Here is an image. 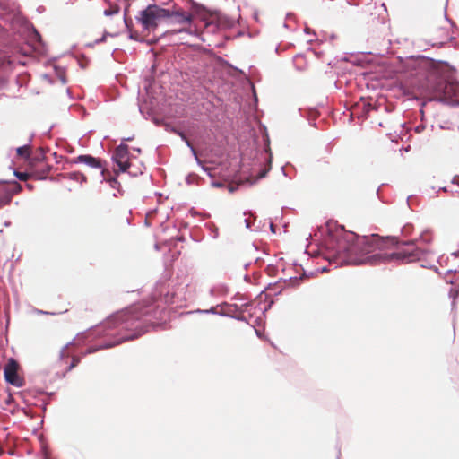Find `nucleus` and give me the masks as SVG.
<instances>
[{"label":"nucleus","instance_id":"50","mask_svg":"<svg viewBox=\"0 0 459 459\" xmlns=\"http://www.w3.org/2000/svg\"><path fill=\"white\" fill-rule=\"evenodd\" d=\"M291 16H292V14H291V13H288V14H287V18H290Z\"/></svg>","mask_w":459,"mask_h":459},{"label":"nucleus","instance_id":"41","mask_svg":"<svg viewBox=\"0 0 459 459\" xmlns=\"http://www.w3.org/2000/svg\"><path fill=\"white\" fill-rule=\"evenodd\" d=\"M229 65H230V67H232L234 70H236V71H238V72L242 73V71H241V70H239L238 67H235V66H233L232 65H230V64H229Z\"/></svg>","mask_w":459,"mask_h":459},{"label":"nucleus","instance_id":"2","mask_svg":"<svg viewBox=\"0 0 459 459\" xmlns=\"http://www.w3.org/2000/svg\"><path fill=\"white\" fill-rule=\"evenodd\" d=\"M146 315L147 312H140L139 307L137 306L126 308L125 310L109 316L104 322L96 326L99 333H101L103 335H108L111 330H127L134 331V333L116 338L115 341H106L100 345L91 346L86 350L85 354H91L102 349H109L126 341L138 338L146 332L143 326L144 320L143 318Z\"/></svg>","mask_w":459,"mask_h":459},{"label":"nucleus","instance_id":"28","mask_svg":"<svg viewBox=\"0 0 459 459\" xmlns=\"http://www.w3.org/2000/svg\"><path fill=\"white\" fill-rule=\"evenodd\" d=\"M229 317L236 319L240 322H247V319L244 316H234L233 314H231V316H229Z\"/></svg>","mask_w":459,"mask_h":459},{"label":"nucleus","instance_id":"32","mask_svg":"<svg viewBox=\"0 0 459 459\" xmlns=\"http://www.w3.org/2000/svg\"><path fill=\"white\" fill-rule=\"evenodd\" d=\"M15 176L20 179V180H25L27 178V176L25 173H21V172H14Z\"/></svg>","mask_w":459,"mask_h":459},{"label":"nucleus","instance_id":"16","mask_svg":"<svg viewBox=\"0 0 459 459\" xmlns=\"http://www.w3.org/2000/svg\"><path fill=\"white\" fill-rule=\"evenodd\" d=\"M217 307H227V310H221L222 311L223 313H230L232 314L233 311H236L238 309V305L236 304H229L227 302H223L220 305H218Z\"/></svg>","mask_w":459,"mask_h":459},{"label":"nucleus","instance_id":"9","mask_svg":"<svg viewBox=\"0 0 459 459\" xmlns=\"http://www.w3.org/2000/svg\"><path fill=\"white\" fill-rule=\"evenodd\" d=\"M308 52H310L311 57H308L306 54L299 53L293 56V65L295 69L299 72H304L307 70L308 64L312 62L313 58L316 56V51H314L311 48H307Z\"/></svg>","mask_w":459,"mask_h":459},{"label":"nucleus","instance_id":"55","mask_svg":"<svg viewBox=\"0 0 459 459\" xmlns=\"http://www.w3.org/2000/svg\"><path fill=\"white\" fill-rule=\"evenodd\" d=\"M278 294H281V290H279L278 292H275V295H278Z\"/></svg>","mask_w":459,"mask_h":459},{"label":"nucleus","instance_id":"17","mask_svg":"<svg viewBox=\"0 0 459 459\" xmlns=\"http://www.w3.org/2000/svg\"><path fill=\"white\" fill-rule=\"evenodd\" d=\"M119 7L117 5L110 6L108 9H106L104 11L105 16H113L115 14H117L119 13Z\"/></svg>","mask_w":459,"mask_h":459},{"label":"nucleus","instance_id":"46","mask_svg":"<svg viewBox=\"0 0 459 459\" xmlns=\"http://www.w3.org/2000/svg\"><path fill=\"white\" fill-rule=\"evenodd\" d=\"M255 333L257 336H260V332L258 330L255 329Z\"/></svg>","mask_w":459,"mask_h":459},{"label":"nucleus","instance_id":"33","mask_svg":"<svg viewBox=\"0 0 459 459\" xmlns=\"http://www.w3.org/2000/svg\"><path fill=\"white\" fill-rule=\"evenodd\" d=\"M192 155L194 156L196 164L201 167L203 165V163H202L201 160L199 159V157L197 156V152H195V153H192Z\"/></svg>","mask_w":459,"mask_h":459},{"label":"nucleus","instance_id":"35","mask_svg":"<svg viewBox=\"0 0 459 459\" xmlns=\"http://www.w3.org/2000/svg\"><path fill=\"white\" fill-rule=\"evenodd\" d=\"M33 34H34V38L36 39H38L39 41L41 39L40 34L38 32V30L35 28H33Z\"/></svg>","mask_w":459,"mask_h":459},{"label":"nucleus","instance_id":"10","mask_svg":"<svg viewBox=\"0 0 459 459\" xmlns=\"http://www.w3.org/2000/svg\"><path fill=\"white\" fill-rule=\"evenodd\" d=\"M117 176L118 175H115V177H111L109 178H106L105 175L102 176L103 177V179L102 181H106L109 184L110 187L113 188V189H117V193H114L113 194V196L117 197L118 195H123V190L121 189V184L120 182L117 180Z\"/></svg>","mask_w":459,"mask_h":459},{"label":"nucleus","instance_id":"49","mask_svg":"<svg viewBox=\"0 0 459 459\" xmlns=\"http://www.w3.org/2000/svg\"><path fill=\"white\" fill-rule=\"evenodd\" d=\"M130 140H132V137H128L126 139H124V141H130Z\"/></svg>","mask_w":459,"mask_h":459},{"label":"nucleus","instance_id":"25","mask_svg":"<svg viewBox=\"0 0 459 459\" xmlns=\"http://www.w3.org/2000/svg\"><path fill=\"white\" fill-rule=\"evenodd\" d=\"M182 141L185 142L186 145L189 148L191 153H195L196 151L195 149V147L193 146V144L191 143V142L187 139V137L186 136L185 139H183Z\"/></svg>","mask_w":459,"mask_h":459},{"label":"nucleus","instance_id":"15","mask_svg":"<svg viewBox=\"0 0 459 459\" xmlns=\"http://www.w3.org/2000/svg\"><path fill=\"white\" fill-rule=\"evenodd\" d=\"M30 143L24 144L16 149L17 154L19 156L24 157L26 159L30 157Z\"/></svg>","mask_w":459,"mask_h":459},{"label":"nucleus","instance_id":"31","mask_svg":"<svg viewBox=\"0 0 459 459\" xmlns=\"http://www.w3.org/2000/svg\"><path fill=\"white\" fill-rule=\"evenodd\" d=\"M69 343L65 344V346L62 347V349L60 350L59 351V359H62L65 356V350L67 349Z\"/></svg>","mask_w":459,"mask_h":459},{"label":"nucleus","instance_id":"43","mask_svg":"<svg viewBox=\"0 0 459 459\" xmlns=\"http://www.w3.org/2000/svg\"><path fill=\"white\" fill-rule=\"evenodd\" d=\"M210 294H211L212 296H213V295H214V290H213V289H211V290H210Z\"/></svg>","mask_w":459,"mask_h":459},{"label":"nucleus","instance_id":"40","mask_svg":"<svg viewBox=\"0 0 459 459\" xmlns=\"http://www.w3.org/2000/svg\"><path fill=\"white\" fill-rule=\"evenodd\" d=\"M270 230L273 233H275V227H274V225H273V223L272 221L270 222Z\"/></svg>","mask_w":459,"mask_h":459},{"label":"nucleus","instance_id":"6","mask_svg":"<svg viewBox=\"0 0 459 459\" xmlns=\"http://www.w3.org/2000/svg\"><path fill=\"white\" fill-rule=\"evenodd\" d=\"M19 365L14 359H10L4 368V376L5 381L15 386L22 387L23 385V379L18 375Z\"/></svg>","mask_w":459,"mask_h":459},{"label":"nucleus","instance_id":"23","mask_svg":"<svg viewBox=\"0 0 459 459\" xmlns=\"http://www.w3.org/2000/svg\"><path fill=\"white\" fill-rule=\"evenodd\" d=\"M307 120L311 126L316 127V117L312 114L311 111H309V114L307 116Z\"/></svg>","mask_w":459,"mask_h":459},{"label":"nucleus","instance_id":"27","mask_svg":"<svg viewBox=\"0 0 459 459\" xmlns=\"http://www.w3.org/2000/svg\"><path fill=\"white\" fill-rule=\"evenodd\" d=\"M195 178H197V176H196V175H195V174H189V175H187V176H186V184H188V185L193 184V183H194V180L195 179Z\"/></svg>","mask_w":459,"mask_h":459},{"label":"nucleus","instance_id":"7","mask_svg":"<svg viewBox=\"0 0 459 459\" xmlns=\"http://www.w3.org/2000/svg\"><path fill=\"white\" fill-rule=\"evenodd\" d=\"M169 17H166V19L169 20V23L170 24L191 23L194 19L191 13L184 11L181 8L174 7L172 9H169Z\"/></svg>","mask_w":459,"mask_h":459},{"label":"nucleus","instance_id":"1","mask_svg":"<svg viewBox=\"0 0 459 459\" xmlns=\"http://www.w3.org/2000/svg\"><path fill=\"white\" fill-rule=\"evenodd\" d=\"M317 271L329 272L343 264L377 265L391 261L411 263L421 258L423 253L414 243L396 246L394 238L378 236L359 237L346 231L335 223L317 228Z\"/></svg>","mask_w":459,"mask_h":459},{"label":"nucleus","instance_id":"21","mask_svg":"<svg viewBox=\"0 0 459 459\" xmlns=\"http://www.w3.org/2000/svg\"><path fill=\"white\" fill-rule=\"evenodd\" d=\"M210 235L213 239L218 238L219 237V230L217 227L212 226L210 228Z\"/></svg>","mask_w":459,"mask_h":459},{"label":"nucleus","instance_id":"4","mask_svg":"<svg viewBox=\"0 0 459 459\" xmlns=\"http://www.w3.org/2000/svg\"><path fill=\"white\" fill-rule=\"evenodd\" d=\"M169 15V8H162L156 4H152L139 11L135 20L142 26L143 30L154 31Z\"/></svg>","mask_w":459,"mask_h":459},{"label":"nucleus","instance_id":"8","mask_svg":"<svg viewBox=\"0 0 459 459\" xmlns=\"http://www.w3.org/2000/svg\"><path fill=\"white\" fill-rule=\"evenodd\" d=\"M71 164H78L82 163L92 169H100L101 176H104L106 170L103 168L102 160L100 158L94 157L91 154H81L75 158H74L71 161Z\"/></svg>","mask_w":459,"mask_h":459},{"label":"nucleus","instance_id":"51","mask_svg":"<svg viewBox=\"0 0 459 459\" xmlns=\"http://www.w3.org/2000/svg\"><path fill=\"white\" fill-rule=\"evenodd\" d=\"M312 238V235L309 234L308 238H307L306 239L307 240L308 238Z\"/></svg>","mask_w":459,"mask_h":459},{"label":"nucleus","instance_id":"45","mask_svg":"<svg viewBox=\"0 0 459 459\" xmlns=\"http://www.w3.org/2000/svg\"><path fill=\"white\" fill-rule=\"evenodd\" d=\"M134 151L140 152H141V149L140 148H134Z\"/></svg>","mask_w":459,"mask_h":459},{"label":"nucleus","instance_id":"13","mask_svg":"<svg viewBox=\"0 0 459 459\" xmlns=\"http://www.w3.org/2000/svg\"><path fill=\"white\" fill-rule=\"evenodd\" d=\"M124 22H125V25L129 32L128 39L131 40L141 42L142 40L140 39L138 34L132 31V29H131L132 22H128L126 17L124 18Z\"/></svg>","mask_w":459,"mask_h":459},{"label":"nucleus","instance_id":"19","mask_svg":"<svg viewBox=\"0 0 459 459\" xmlns=\"http://www.w3.org/2000/svg\"><path fill=\"white\" fill-rule=\"evenodd\" d=\"M131 177H137L138 175H142L143 174V169L142 168H134L132 165H131V169H127L126 171Z\"/></svg>","mask_w":459,"mask_h":459},{"label":"nucleus","instance_id":"11","mask_svg":"<svg viewBox=\"0 0 459 459\" xmlns=\"http://www.w3.org/2000/svg\"><path fill=\"white\" fill-rule=\"evenodd\" d=\"M65 179H70L75 182H79L81 185L86 182L87 178L80 171H72L63 175Z\"/></svg>","mask_w":459,"mask_h":459},{"label":"nucleus","instance_id":"52","mask_svg":"<svg viewBox=\"0 0 459 459\" xmlns=\"http://www.w3.org/2000/svg\"><path fill=\"white\" fill-rule=\"evenodd\" d=\"M283 26H284L285 28H287V27H288V24H287L286 22H284Z\"/></svg>","mask_w":459,"mask_h":459},{"label":"nucleus","instance_id":"3","mask_svg":"<svg viewBox=\"0 0 459 459\" xmlns=\"http://www.w3.org/2000/svg\"><path fill=\"white\" fill-rule=\"evenodd\" d=\"M424 93L430 100H438L451 105H459V83L438 80L427 86Z\"/></svg>","mask_w":459,"mask_h":459},{"label":"nucleus","instance_id":"22","mask_svg":"<svg viewBox=\"0 0 459 459\" xmlns=\"http://www.w3.org/2000/svg\"><path fill=\"white\" fill-rule=\"evenodd\" d=\"M79 362H80V359L74 357L71 364L67 367L66 371L72 370Z\"/></svg>","mask_w":459,"mask_h":459},{"label":"nucleus","instance_id":"36","mask_svg":"<svg viewBox=\"0 0 459 459\" xmlns=\"http://www.w3.org/2000/svg\"><path fill=\"white\" fill-rule=\"evenodd\" d=\"M244 222H245V226L247 229H250L251 230H254L252 228H251V222L248 219H245L244 220Z\"/></svg>","mask_w":459,"mask_h":459},{"label":"nucleus","instance_id":"37","mask_svg":"<svg viewBox=\"0 0 459 459\" xmlns=\"http://www.w3.org/2000/svg\"><path fill=\"white\" fill-rule=\"evenodd\" d=\"M304 252H305V254H307L311 257H315L316 256V250H311L310 252H308L307 250V248H306Z\"/></svg>","mask_w":459,"mask_h":459},{"label":"nucleus","instance_id":"47","mask_svg":"<svg viewBox=\"0 0 459 459\" xmlns=\"http://www.w3.org/2000/svg\"><path fill=\"white\" fill-rule=\"evenodd\" d=\"M304 32H306V33H309V31H308V28H305Z\"/></svg>","mask_w":459,"mask_h":459},{"label":"nucleus","instance_id":"44","mask_svg":"<svg viewBox=\"0 0 459 459\" xmlns=\"http://www.w3.org/2000/svg\"><path fill=\"white\" fill-rule=\"evenodd\" d=\"M213 186H221V183H214V184H213Z\"/></svg>","mask_w":459,"mask_h":459},{"label":"nucleus","instance_id":"18","mask_svg":"<svg viewBox=\"0 0 459 459\" xmlns=\"http://www.w3.org/2000/svg\"><path fill=\"white\" fill-rule=\"evenodd\" d=\"M309 319V313L307 309H303L300 312V323L302 326H306Z\"/></svg>","mask_w":459,"mask_h":459},{"label":"nucleus","instance_id":"5","mask_svg":"<svg viewBox=\"0 0 459 459\" xmlns=\"http://www.w3.org/2000/svg\"><path fill=\"white\" fill-rule=\"evenodd\" d=\"M129 150L128 145L121 143L117 145L111 156V160L118 167L117 170H114L115 175L126 172L131 169V163L128 161Z\"/></svg>","mask_w":459,"mask_h":459},{"label":"nucleus","instance_id":"29","mask_svg":"<svg viewBox=\"0 0 459 459\" xmlns=\"http://www.w3.org/2000/svg\"><path fill=\"white\" fill-rule=\"evenodd\" d=\"M459 295V290H456L455 288H451L450 289V296L453 297V299H455L457 296Z\"/></svg>","mask_w":459,"mask_h":459},{"label":"nucleus","instance_id":"12","mask_svg":"<svg viewBox=\"0 0 459 459\" xmlns=\"http://www.w3.org/2000/svg\"><path fill=\"white\" fill-rule=\"evenodd\" d=\"M217 307H212L209 309H204V310L197 309L196 312L202 313V314H212V315H217V316H223V317L231 316L230 313H223L222 311H218Z\"/></svg>","mask_w":459,"mask_h":459},{"label":"nucleus","instance_id":"14","mask_svg":"<svg viewBox=\"0 0 459 459\" xmlns=\"http://www.w3.org/2000/svg\"><path fill=\"white\" fill-rule=\"evenodd\" d=\"M264 151L268 153V157H267L268 168L264 169H262L259 172L257 179H261V178H264L266 176V174L268 173V171L271 169L272 153L270 152L269 147L265 148Z\"/></svg>","mask_w":459,"mask_h":459},{"label":"nucleus","instance_id":"30","mask_svg":"<svg viewBox=\"0 0 459 459\" xmlns=\"http://www.w3.org/2000/svg\"><path fill=\"white\" fill-rule=\"evenodd\" d=\"M44 159H45L44 151L42 149H40V152L35 157V160L39 161V160H43Z\"/></svg>","mask_w":459,"mask_h":459},{"label":"nucleus","instance_id":"39","mask_svg":"<svg viewBox=\"0 0 459 459\" xmlns=\"http://www.w3.org/2000/svg\"><path fill=\"white\" fill-rule=\"evenodd\" d=\"M453 183L456 184L457 186H459V176H455L453 178Z\"/></svg>","mask_w":459,"mask_h":459},{"label":"nucleus","instance_id":"54","mask_svg":"<svg viewBox=\"0 0 459 459\" xmlns=\"http://www.w3.org/2000/svg\"><path fill=\"white\" fill-rule=\"evenodd\" d=\"M308 246H311V243H308V245H307V247H306L307 249L308 248Z\"/></svg>","mask_w":459,"mask_h":459},{"label":"nucleus","instance_id":"34","mask_svg":"<svg viewBox=\"0 0 459 459\" xmlns=\"http://www.w3.org/2000/svg\"><path fill=\"white\" fill-rule=\"evenodd\" d=\"M201 169L206 172V174L209 176V177H212V173H211V169L208 168V167H205L204 165H202L201 166Z\"/></svg>","mask_w":459,"mask_h":459},{"label":"nucleus","instance_id":"42","mask_svg":"<svg viewBox=\"0 0 459 459\" xmlns=\"http://www.w3.org/2000/svg\"><path fill=\"white\" fill-rule=\"evenodd\" d=\"M177 32L180 33V32H187V30L186 29H180L178 30H177Z\"/></svg>","mask_w":459,"mask_h":459},{"label":"nucleus","instance_id":"20","mask_svg":"<svg viewBox=\"0 0 459 459\" xmlns=\"http://www.w3.org/2000/svg\"><path fill=\"white\" fill-rule=\"evenodd\" d=\"M11 202V195L8 194L0 196V208L7 205Z\"/></svg>","mask_w":459,"mask_h":459},{"label":"nucleus","instance_id":"48","mask_svg":"<svg viewBox=\"0 0 459 459\" xmlns=\"http://www.w3.org/2000/svg\"><path fill=\"white\" fill-rule=\"evenodd\" d=\"M281 171H282L283 175H285V176H286V173H285V170H284V168H283V167L281 168Z\"/></svg>","mask_w":459,"mask_h":459},{"label":"nucleus","instance_id":"53","mask_svg":"<svg viewBox=\"0 0 459 459\" xmlns=\"http://www.w3.org/2000/svg\"><path fill=\"white\" fill-rule=\"evenodd\" d=\"M39 313H41V314H47V312H44V311H42V310H40V311H39Z\"/></svg>","mask_w":459,"mask_h":459},{"label":"nucleus","instance_id":"38","mask_svg":"<svg viewBox=\"0 0 459 459\" xmlns=\"http://www.w3.org/2000/svg\"><path fill=\"white\" fill-rule=\"evenodd\" d=\"M105 39H106V34H105V35H103L101 38H100V39H96V40H95V44H99V43L103 42V41L105 40Z\"/></svg>","mask_w":459,"mask_h":459},{"label":"nucleus","instance_id":"26","mask_svg":"<svg viewBox=\"0 0 459 459\" xmlns=\"http://www.w3.org/2000/svg\"><path fill=\"white\" fill-rule=\"evenodd\" d=\"M171 132H173L176 134H178V136H179L182 140L185 139V137L186 136L184 132H182V131H180V130H178V129H177L175 127L171 128Z\"/></svg>","mask_w":459,"mask_h":459},{"label":"nucleus","instance_id":"24","mask_svg":"<svg viewBox=\"0 0 459 459\" xmlns=\"http://www.w3.org/2000/svg\"><path fill=\"white\" fill-rule=\"evenodd\" d=\"M182 141L185 142L186 145L189 148L191 153H195L196 151L195 149V147L193 146V144L191 143V142L187 139V137L186 136L185 139H183Z\"/></svg>","mask_w":459,"mask_h":459}]
</instances>
